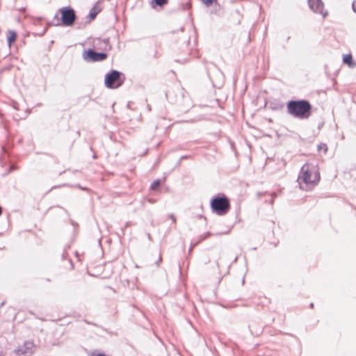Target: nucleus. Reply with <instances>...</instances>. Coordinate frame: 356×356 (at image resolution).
I'll use <instances>...</instances> for the list:
<instances>
[{"label": "nucleus", "instance_id": "nucleus-1", "mask_svg": "<svg viewBox=\"0 0 356 356\" xmlns=\"http://www.w3.org/2000/svg\"><path fill=\"white\" fill-rule=\"evenodd\" d=\"M320 179V172L317 165L306 163L300 169L298 181L301 189L309 191L318 184Z\"/></svg>", "mask_w": 356, "mask_h": 356}, {"label": "nucleus", "instance_id": "nucleus-2", "mask_svg": "<svg viewBox=\"0 0 356 356\" xmlns=\"http://www.w3.org/2000/svg\"><path fill=\"white\" fill-rule=\"evenodd\" d=\"M312 106L307 100H291L287 103V112L291 115L307 119L311 115Z\"/></svg>", "mask_w": 356, "mask_h": 356}, {"label": "nucleus", "instance_id": "nucleus-3", "mask_svg": "<svg viewBox=\"0 0 356 356\" xmlns=\"http://www.w3.org/2000/svg\"><path fill=\"white\" fill-rule=\"evenodd\" d=\"M75 20L74 10L70 7H63L58 10L52 19V23L56 26H71Z\"/></svg>", "mask_w": 356, "mask_h": 356}, {"label": "nucleus", "instance_id": "nucleus-4", "mask_svg": "<svg viewBox=\"0 0 356 356\" xmlns=\"http://www.w3.org/2000/svg\"><path fill=\"white\" fill-rule=\"evenodd\" d=\"M210 205L212 212L218 216H224L230 209L229 200L223 194H218L213 197L211 200Z\"/></svg>", "mask_w": 356, "mask_h": 356}, {"label": "nucleus", "instance_id": "nucleus-5", "mask_svg": "<svg viewBox=\"0 0 356 356\" xmlns=\"http://www.w3.org/2000/svg\"><path fill=\"white\" fill-rule=\"evenodd\" d=\"M124 79L122 72L113 70L105 75L104 85L108 88L116 89L123 84Z\"/></svg>", "mask_w": 356, "mask_h": 356}, {"label": "nucleus", "instance_id": "nucleus-6", "mask_svg": "<svg viewBox=\"0 0 356 356\" xmlns=\"http://www.w3.org/2000/svg\"><path fill=\"white\" fill-rule=\"evenodd\" d=\"M107 58V54L104 52H96L92 49L83 53V58L87 62L102 61Z\"/></svg>", "mask_w": 356, "mask_h": 356}, {"label": "nucleus", "instance_id": "nucleus-7", "mask_svg": "<svg viewBox=\"0 0 356 356\" xmlns=\"http://www.w3.org/2000/svg\"><path fill=\"white\" fill-rule=\"evenodd\" d=\"M179 97L175 95V92L173 90H169L166 92L165 96L170 102L172 103H179L180 100L184 99L187 102V108H190L192 106V102L191 99L188 97H185L181 90L178 89Z\"/></svg>", "mask_w": 356, "mask_h": 356}, {"label": "nucleus", "instance_id": "nucleus-8", "mask_svg": "<svg viewBox=\"0 0 356 356\" xmlns=\"http://www.w3.org/2000/svg\"><path fill=\"white\" fill-rule=\"evenodd\" d=\"M308 4L312 10L321 15L323 17L328 15V12L324 8V3L321 0H308Z\"/></svg>", "mask_w": 356, "mask_h": 356}, {"label": "nucleus", "instance_id": "nucleus-9", "mask_svg": "<svg viewBox=\"0 0 356 356\" xmlns=\"http://www.w3.org/2000/svg\"><path fill=\"white\" fill-rule=\"evenodd\" d=\"M343 63L347 65L351 69L356 67V61L353 60L351 54L343 55Z\"/></svg>", "mask_w": 356, "mask_h": 356}, {"label": "nucleus", "instance_id": "nucleus-10", "mask_svg": "<svg viewBox=\"0 0 356 356\" xmlns=\"http://www.w3.org/2000/svg\"><path fill=\"white\" fill-rule=\"evenodd\" d=\"M7 42L9 44L15 42L17 38V33L15 31L9 30L6 32Z\"/></svg>", "mask_w": 356, "mask_h": 356}, {"label": "nucleus", "instance_id": "nucleus-11", "mask_svg": "<svg viewBox=\"0 0 356 356\" xmlns=\"http://www.w3.org/2000/svg\"><path fill=\"white\" fill-rule=\"evenodd\" d=\"M100 12V8L98 6H95L90 13V19H94L97 15Z\"/></svg>", "mask_w": 356, "mask_h": 356}, {"label": "nucleus", "instance_id": "nucleus-12", "mask_svg": "<svg viewBox=\"0 0 356 356\" xmlns=\"http://www.w3.org/2000/svg\"><path fill=\"white\" fill-rule=\"evenodd\" d=\"M161 181L160 179H157L153 181V182L150 185V190L156 191L158 189L159 186L161 185Z\"/></svg>", "mask_w": 356, "mask_h": 356}, {"label": "nucleus", "instance_id": "nucleus-13", "mask_svg": "<svg viewBox=\"0 0 356 356\" xmlns=\"http://www.w3.org/2000/svg\"><path fill=\"white\" fill-rule=\"evenodd\" d=\"M2 48L6 49L4 51H3L2 54H0V58H6L8 55L10 54V48L11 46H1ZM0 51H1V49H0Z\"/></svg>", "mask_w": 356, "mask_h": 356}, {"label": "nucleus", "instance_id": "nucleus-14", "mask_svg": "<svg viewBox=\"0 0 356 356\" xmlns=\"http://www.w3.org/2000/svg\"><path fill=\"white\" fill-rule=\"evenodd\" d=\"M211 234L210 232H206L203 234H202L201 236H200V239L193 243V247L195 246L197 244H198V243H200V241H204V239H206L207 238H208L209 236H210Z\"/></svg>", "mask_w": 356, "mask_h": 356}, {"label": "nucleus", "instance_id": "nucleus-15", "mask_svg": "<svg viewBox=\"0 0 356 356\" xmlns=\"http://www.w3.org/2000/svg\"><path fill=\"white\" fill-rule=\"evenodd\" d=\"M318 150L321 151L323 150L324 153L326 154L327 152V146L325 143H320L318 145Z\"/></svg>", "mask_w": 356, "mask_h": 356}, {"label": "nucleus", "instance_id": "nucleus-16", "mask_svg": "<svg viewBox=\"0 0 356 356\" xmlns=\"http://www.w3.org/2000/svg\"><path fill=\"white\" fill-rule=\"evenodd\" d=\"M156 4L159 6L166 5L168 2V0H154Z\"/></svg>", "mask_w": 356, "mask_h": 356}, {"label": "nucleus", "instance_id": "nucleus-17", "mask_svg": "<svg viewBox=\"0 0 356 356\" xmlns=\"http://www.w3.org/2000/svg\"><path fill=\"white\" fill-rule=\"evenodd\" d=\"M202 1L207 6H209L213 3V0H202Z\"/></svg>", "mask_w": 356, "mask_h": 356}, {"label": "nucleus", "instance_id": "nucleus-18", "mask_svg": "<svg viewBox=\"0 0 356 356\" xmlns=\"http://www.w3.org/2000/svg\"><path fill=\"white\" fill-rule=\"evenodd\" d=\"M162 261V257H161V254L159 255V259L158 260L156 261V264L157 266H160V264L161 262Z\"/></svg>", "mask_w": 356, "mask_h": 356}, {"label": "nucleus", "instance_id": "nucleus-19", "mask_svg": "<svg viewBox=\"0 0 356 356\" xmlns=\"http://www.w3.org/2000/svg\"><path fill=\"white\" fill-rule=\"evenodd\" d=\"M170 218L172 220L173 222H175V223L176 222V218H175V216L173 214H170Z\"/></svg>", "mask_w": 356, "mask_h": 356}, {"label": "nucleus", "instance_id": "nucleus-20", "mask_svg": "<svg viewBox=\"0 0 356 356\" xmlns=\"http://www.w3.org/2000/svg\"><path fill=\"white\" fill-rule=\"evenodd\" d=\"M147 201L151 203V204H154L156 202V200L154 199H152V198H148L147 199Z\"/></svg>", "mask_w": 356, "mask_h": 356}, {"label": "nucleus", "instance_id": "nucleus-21", "mask_svg": "<svg viewBox=\"0 0 356 356\" xmlns=\"http://www.w3.org/2000/svg\"><path fill=\"white\" fill-rule=\"evenodd\" d=\"M353 9L356 13V1H354L353 3Z\"/></svg>", "mask_w": 356, "mask_h": 356}, {"label": "nucleus", "instance_id": "nucleus-22", "mask_svg": "<svg viewBox=\"0 0 356 356\" xmlns=\"http://www.w3.org/2000/svg\"><path fill=\"white\" fill-rule=\"evenodd\" d=\"M103 42H104V43H108V42H109V41H108V40H103Z\"/></svg>", "mask_w": 356, "mask_h": 356}, {"label": "nucleus", "instance_id": "nucleus-23", "mask_svg": "<svg viewBox=\"0 0 356 356\" xmlns=\"http://www.w3.org/2000/svg\"><path fill=\"white\" fill-rule=\"evenodd\" d=\"M129 225H130V222H127V223H126L125 227H128V226H129Z\"/></svg>", "mask_w": 356, "mask_h": 356}, {"label": "nucleus", "instance_id": "nucleus-24", "mask_svg": "<svg viewBox=\"0 0 356 356\" xmlns=\"http://www.w3.org/2000/svg\"><path fill=\"white\" fill-rule=\"evenodd\" d=\"M2 213V209H1V207H0V215Z\"/></svg>", "mask_w": 356, "mask_h": 356}, {"label": "nucleus", "instance_id": "nucleus-25", "mask_svg": "<svg viewBox=\"0 0 356 356\" xmlns=\"http://www.w3.org/2000/svg\"><path fill=\"white\" fill-rule=\"evenodd\" d=\"M310 307H314V304H313V303H311V304H310Z\"/></svg>", "mask_w": 356, "mask_h": 356}, {"label": "nucleus", "instance_id": "nucleus-26", "mask_svg": "<svg viewBox=\"0 0 356 356\" xmlns=\"http://www.w3.org/2000/svg\"><path fill=\"white\" fill-rule=\"evenodd\" d=\"M3 305H4V302H1L0 306L1 307V306H3Z\"/></svg>", "mask_w": 356, "mask_h": 356}, {"label": "nucleus", "instance_id": "nucleus-27", "mask_svg": "<svg viewBox=\"0 0 356 356\" xmlns=\"http://www.w3.org/2000/svg\"><path fill=\"white\" fill-rule=\"evenodd\" d=\"M147 109H149V111L151 110L149 106H148Z\"/></svg>", "mask_w": 356, "mask_h": 356}]
</instances>
